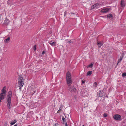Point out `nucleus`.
I'll list each match as a JSON object with an SVG mask.
<instances>
[{
  "instance_id": "23",
  "label": "nucleus",
  "mask_w": 126,
  "mask_h": 126,
  "mask_svg": "<svg viewBox=\"0 0 126 126\" xmlns=\"http://www.w3.org/2000/svg\"><path fill=\"white\" fill-rule=\"evenodd\" d=\"M107 113H104L103 114V116L105 117H106L107 116Z\"/></svg>"
},
{
  "instance_id": "26",
  "label": "nucleus",
  "mask_w": 126,
  "mask_h": 126,
  "mask_svg": "<svg viewBox=\"0 0 126 126\" xmlns=\"http://www.w3.org/2000/svg\"><path fill=\"white\" fill-rule=\"evenodd\" d=\"M85 80H82V83L84 84L85 83Z\"/></svg>"
},
{
  "instance_id": "33",
  "label": "nucleus",
  "mask_w": 126,
  "mask_h": 126,
  "mask_svg": "<svg viewBox=\"0 0 126 126\" xmlns=\"http://www.w3.org/2000/svg\"><path fill=\"white\" fill-rule=\"evenodd\" d=\"M1 100H0V102H1Z\"/></svg>"
},
{
  "instance_id": "20",
  "label": "nucleus",
  "mask_w": 126,
  "mask_h": 126,
  "mask_svg": "<svg viewBox=\"0 0 126 126\" xmlns=\"http://www.w3.org/2000/svg\"><path fill=\"white\" fill-rule=\"evenodd\" d=\"M96 85H97V83L96 82H95L94 83V84H93V86L94 87H96Z\"/></svg>"
},
{
  "instance_id": "16",
  "label": "nucleus",
  "mask_w": 126,
  "mask_h": 126,
  "mask_svg": "<svg viewBox=\"0 0 126 126\" xmlns=\"http://www.w3.org/2000/svg\"><path fill=\"white\" fill-rule=\"evenodd\" d=\"M92 73V71H90L88 72L87 73V76H90L91 75Z\"/></svg>"
},
{
  "instance_id": "32",
  "label": "nucleus",
  "mask_w": 126,
  "mask_h": 126,
  "mask_svg": "<svg viewBox=\"0 0 126 126\" xmlns=\"http://www.w3.org/2000/svg\"><path fill=\"white\" fill-rule=\"evenodd\" d=\"M71 14H75L74 13H72Z\"/></svg>"
},
{
  "instance_id": "34",
  "label": "nucleus",
  "mask_w": 126,
  "mask_h": 126,
  "mask_svg": "<svg viewBox=\"0 0 126 126\" xmlns=\"http://www.w3.org/2000/svg\"><path fill=\"white\" fill-rule=\"evenodd\" d=\"M87 93V94L88 95V93Z\"/></svg>"
},
{
  "instance_id": "8",
  "label": "nucleus",
  "mask_w": 126,
  "mask_h": 126,
  "mask_svg": "<svg viewBox=\"0 0 126 126\" xmlns=\"http://www.w3.org/2000/svg\"><path fill=\"white\" fill-rule=\"evenodd\" d=\"M124 56V54L123 53L120 57V59H119L118 61V63L122 61Z\"/></svg>"
},
{
  "instance_id": "5",
  "label": "nucleus",
  "mask_w": 126,
  "mask_h": 126,
  "mask_svg": "<svg viewBox=\"0 0 126 126\" xmlns=\"http://www.w3.org/2000/svg\"><path fill=\"white\" fill-rule=\"evenodd\" d=\"M99 4L98 3H96L94 4L92 6L91 9H96L98 8V6H99Z\"/></svg>"
},
{
  "instance_id": "6",
  "label": "nucleus",
  "mask_w": 126,
  "mask_h": 126,
  "mask_svg": "<svg viewBox=\"0 0 126 126\" xmlns=\"http://www.w3.org/2000/svg\"><path fill=\"white\" fill-rule=\"evenodd\" d=\"M109 9L108 8H106L102 9L101 11V12L103 13H106L109 11Z\"/></svg>"
},
{
  "instance_id": "21",
  "label": "nucleus",
  "mask_w": 126,
  "mask_h": 126,
  "mask_svg": "<svg viewBox=\"0 0 126 126\" xmlns=\"http://www.w3.org/2000/svg\"><path fill=\"white\" fill-rule=\"evenodd\" d=\"M62 120L63 122H65V119L63 116L62 117Z\"/></svg>"
},
{
  "instance_id": "27",
  "label": "nucleus",
  "mask_w": 126,
  "mask_h": 126,
  "mask_svg": "<svg viewBox=\"0 0 126 126\" xmlns=\"http://www.w3.org/2000/svg\"><path fill=\"white\" fill-rule=\"evenodd\" d=\"M59 125L58 123H56L55 124L54 126H59Z\"/></svg>"
},
{
  "instance_id": "11",
  "label": "nucleus",
  "mask_w": 126,
  "mask_h": 126,
  "mask_svg": "<svg viewBox=\"0 0 126 126\" xmlns=\"http://www.w3.org/2000/svg\"><path fill=\"white\" fill-rule=\"evenodd\" d=\"M121 6L122 7H124L125 6V4L124 3V1H123L122 0L121 1Z\"/></svg>"
},
{
  "instance_id": "7",
  "label": "nucleus",
  "mask_w": 126,
  "mask_h": 126,
  "mask_svg": "<svg viewBox=\"0 0 126 126\" xmlns=\"http://www.w3.org/2000/svg\"><path fill=\"white\" fill-rule=\"evenodd\" d=\"M5 95L6 94H4L3 93H1L0 95V100L3 99Z\"/></svg>"
},
{
  "instance_id": "2",
  "label": "nucleus",
  "mask_w": 126,
  "mask_h": 126,
  "mask_svg": "<svg viewBox=\"0 0 126 126\" xmlns=\"http://www.w3.org/2000/svg\"><path fill=\"white\" fill-rule=\"evenodd\" d=\"M66 79L67 84L68 86L71 85L73 82V79L71 73L68 71L66 75Z\"/></svg>"
},
{
  "instance_id": "9",
  "label": "nucleus",
  "mask_w": 126,
  "mask_h": 126,
  "mask_svg": "<svg viewBox=\"0 0 126 126\" xmlns=\"http://www.w3.org/2000/svg\"><path fill=\"white\" fill-rule=\"evenodd\" d=\"M5 87L4 86V87L3 88H2V89L1 90V92L2 93H3V94H6V91L5 89Z\"/></svg>"
},
{
  "instance_id": "3",
  "label": "nucleus",
  "mask_w": 126,
  "mask_h": 126,
  "mask_svg": "<svg viewBox=\"0 0 126 126\" xmlns=\"http://www.w3.org/2000/svg\"><path fill=\"white\" fill-rule=\"evenodd\" d=\"M23 77H19L18 78V85L20 87L19 89L22 87L24 84V81L23 80Z\"/></svg>"
},
{
  "instance_id": "17",
  "label": "nucleus",
  "mask_w": 126,
  "mask_h": 126,
  "mask_svg": "<svg viewBox=\"0 0 126 126\" xmlns=\"http://www.w3.org/2000/svg\"><path fill=\"white\" fill-rule=\"evenodd\" d=\"M108 17L109 18H112L113 17L112 15L111 14H110L108 15Z\"/></svg>"
},
{
  "instance_id": "24",
  "label": "nucleus",
  "mask_w": 126,
  "mask_h": 126,
  "mask_svg": "<svg viewBox=\"0 0 126 126\" xmlns=\"http://www.w3.org/2000/svg\"><path fill=\"white\" fill-rule=\"evenodd\" d=\"M36 45H35L34 47H33V49L34 51L36 50Z\"/></svg>"
},
{
  "instance_id": "28",
  "label": "nucleus",
  "mask_w": 126,
  "mask_h": 126,
  "mask_svg": "<svg viewBox=\"0 0 126 126\" xmlns=\"http://www.w3.org/2000/svg\"><path fill=\"white\" fill-rule=\"evenodd\" d=\"M45 51H43L42 52V54H45Z\"/></svg>"
},
{
  "instance_id": "25",
  "label": "nucleus",
  "mask_w": 126,
  "mask_h": 126,
  "mask_svg": "<svg viewBox=\"0 0 126 126\" xmlns=\"http://www.w3.org/2000/svg\"><path fill=\"white\" fill-rule=\"evenodd\" d=\"M61 109H62L61 108V107H60L59 109L57 111V113H58L59 112V111L61 110Z\"/></svg>"
},
{
  "instance_id": "31",
  "label": "nucleus",
  "mask_w": 126,
  "mask_h": 126,
  "mask_svg": "<svg viewBox=\"0 0 126 126\" xmlns=\"http://www.w3.org/2000/svg\"><path fill=\"white\" fill-rule=\"evenodd\" d=\"M71 42H71V40H70V41H68L67 42V43H70Z\"/></svg>"
},
{
  "instance_id": "13",
  "label": "nucleus",
  "mask_w": 126,
  "mask_h": 126,
  "mask_svg": "<svg viewBox=\"0 0 126 126\" xmlns=\"http://www.w3.org/2000/svg\"><path fill=\"white\" fill-rule=\"evenodd\" d=\"M103 44V43L102 42H100L99 43H97V45L99 47H100Z\"/></svg>"
},
{
  "instance_id": "22",
  "label": "nucleus",
  "mask_w": 126,
  "mask_h": 126,
  "mask_svg": "<svg viewBox=\"0 0 126 126\" xmlns=\"http://www.w3.org/2000/svg\"><path fill=\"white\" fill-rule=\"evenodd\" d=\"M93 66V64L91 63L89 65V67H90L92 68Z\"/></svg>"
},
{
  "instance_id": "4",
  "label": "nucleus",
  "mask_w": 126,
  "mask_h": 126,
  "mask_svg": "<svg viewBox=\"0 0 126 126\" xmlns=\"http://www.w3.org/2000/svg\"><path fill=\"white\" fill-rule=\"evenodd\" d=\"M113 118L116 120L120 121L122 119L121 116L119 114H116L114 115Z\"/></svg>"
},
{
  "instance_id": "10",
  "label": "nucleus",
  "mask_w": 126,
  "mask_h": 126,
  "mask_svg": "<svg viewBox=\"0 0 126 126\" xmlns=\"http://www.w3.org/2000/svg\"><path fill=\"white\" fill-rule=\"evenodd\" d=\"M99 97H101L103 96V94L101 91H99L97 93Z\"/></svg>"
},
{
  "instance_id": "30",
  "label": "nucleus",
  "mask_w": 126,
  "mask_h": 126,
  "mask_svg": "<svg viewBox=\"0 0 126 126\" xmlns=\"http://www.w3.org/2000/svg\"><path fill=\"white\" fill-rule=\"evenodd\" d=\"M65 126H68L67 124V122H66L65 124Z\"/></svg>"
},
{
  "instance_id": "36",
  "label": "nucleus",
  "mask_w": 126,
  "mask_h": 126,
  "mask_svg": "<svg viewBox=\"0 0 126 126\" xmlns=\"http://www.w3.org/2000/svg\"><path fill=\"white\" fill-rule=\"evenodd\" d=\"M9 1V0H8V2Z\"/></svg>"
},
{
  "instance_id": "29",
  "label": "nucleus",
  "mask_w": 126,
  "mask_h": 126,
  "mask_svg": "<svg viewBox=\"0 0 126 126\" xmlns=\"http://www.w3.org/2000/svg\"><path fill=\"white\" fill-rule=\"evenodd\" d=\"M76 88H74L73 89V90L74 91H75L76 90Z\"/></svg>"
},
{
  "instance_id": "35",
  "label": "nucleus",
  "mask_w": 126,
  "mask_h": 126,
  "mask_svg": "<svg viewBox=\"0 0 126 126\" xmlns=\"http://www.w3.org/2000/svg\"><path fill=\"white\" fill-rule=\"evenodd\" d=\"M87 93V94L88 95V93Z\"/></svg>"
},
{
  "instance_id": "1",
  "label": "nucleus",
  "mask_w": 126,
  "mask_h": 126,
  "mask_svg": "<svg viewBox=\"0 0 126 126\" xmlns=\"http://www.w3.org/2000/svg\"><path fill=\"white\" fill-rule=\"evenodd\" d=\"M12 92L10 91L8 92L6 97V104L7 107L9 109H11L12 107V104L11 99L12 95Z\"/></svg>"
},
{
  "instance_id": "18",
  "label": "nucleus",
  "mask_w": 126,
  "mask_h": 126,
  "mask_svg": "<svg viewBox=\"0 0 126 126\" xmlns=\"http://www.w3.org/2000/svg\"><path fill=\"white\" fill-rule=\"evenodd\" d=\"M123 124L125 125H126V121L125 120H124L123 122Z\"/></svg>"
},
{
  "instance_id": "12",
  "label": "nucleus",
  "mask_w": 126,
  "mask_h": 126,
  "mask_svg": "<svg viewBox=\"0 0 126 126\" xmlns=\"http://www.w3.org/2000/svg\"><path fill=\"white\" fill-rule=\"evenodd\" d=\"M48 43L51 46H53L56 43L55 42H51V41H50L48 42Z\"/></svg>"
},
{
  "instance_id": "19",
  "label": "nucleus",
  "mask_w": 126,
  "mask_h": 126,
  "mask_svg": "<svg viewBox=\"0 0 126 126\" xmlns=\"http://www.w3.org/2000/svg\"><path fill=\"white\" fill-rule=\"evenodd\" d=\"M126 76V73H123L122 74V76L124 77Z\"/></svg>"
},
{
  "instance_id": "14",
  "label": "nucleus",
  "mask_w": 126,
  "mask_h": 126,
  "mask_svg": "<svg viewBox=\"0 0 126 126\" xmlns=\"http://www.w3.org/2000/svg\"><path fill=\"white\" fill-rule=\"evenodd\" d=\"M10 37H8V38L5 39L4 40V42L5 43H8L10 40Z\"/></svg>"
},
{
  "instance_id": "15",
  "label": "nucleus",
  "mask_w": 126,
  "mask_h": 126,
  "mask_svg": "<svg viewBox=\"0 0 126 126\" xmlns=\"http://www.w3.org/2000/svg\"><path fill=\"white\" fill-rule=\"evenodd\" d=\"M17 121L16 120H14V121H12L11 122L10 124L11 125H12L15 124Z\"/></svg>"
}]
</instances>
